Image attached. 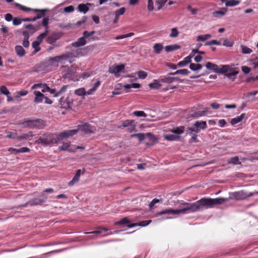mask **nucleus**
<instances>
[{
	"instance_id": "nucleus-21",
	"label": "nucleus",
	"mask_w": 258,
	"mask_h": 258,
	"mask_svg": "<svg viewBox=\"0 0 258 258\" xmlns=\"http://www.w3.org/2000/svg\"><path fill=\"white\" fill-rule=\"evenodd\" d=\"M15 52L19 57H23L26 54V51L24 48L21 45H16L15 47Z\"/></svg>"
},
{
	"instance_id": "nucleus-54",
	"label": "nucleus",
	"mask_w": 258,
	"mask_h": 258,
	"mask_svg": "<svg viewBox=\"0 0 258 258\" xmlns=\"http://www.w3.org/2000/svg\"><path fill=\"white\" fill-rule=\"evenodd\" d=\"M24 27L32 33H34L36 31L35 28L32 24H25Z\"/></svg>"
},
{
	"instance_id": "nucleus-48",
	"label": "nucleus",
	"mask_w": 258,
	"mask_h": 258,
	"mask_svg": "<svg viewBox=\"0 0 258 258\" xmlns=\"http://www.w3.org/2000/svg\"><path fill=\"white\" fill-rule=\"evenodd\" d=\"M242 52L244 54H250L252 52V49L244 45L241 46Z\"/></svg>"
},
{
	"instance_id": "nucleus-9",
	"label": "nucleus",
	"mask_w": 258,
	"mask_h": 258,
	"mask_svg": "<svg viewBox=\"0 0 258 258\" xmlns=\"http://www.w3.org/2000/svg\"><path fill=\"white\" fill-rule=\"evenodd\" d=\"M79 129L84 132L85 134L93 133L95 131L94 127L87 123H85L84 124L80 126Z\"/></svg>"
},
{
	"instance_id": "nucleus-51",
	"label": "nucleus",
	"mask_w": 258,
	"mask_h": 258,
	"mask_svg": "<svg viewBox=\"0 0 258 258\" xmlns=\"http://www.w3.org/2000/svg\"><path fill=\"white\" fill-rule=\"evenodd\" d=\"M0 93L3 94L5 95H9L10 94V92L7 87L5 86H2L0 87Z\"/></svg>"
},
{
	"instance_id": "nucleus-62",
	"label": "nucleus",
	"mask_w": 258,
	"mask_h": 258,
	"mask_svg": "<svg viewBox=\"0 0 258 258\" xmlns=\"http://www.w3.org/2000/svg\"><path fill=\"white\" fill-rule=\"evenodd\" d=\"M148 10L152 11L154 10V5L153 0H148Z\"/></svg>"
},
{
	"instance_id": "nucleus-25",
	"label": "nucleus",
	"mask_w": 258,
	"mask_h": 258,
	"mask_svg": "<svg viewBox=\"0 0 258 258\" xmlns=\"http://www.w3.org/2000/svg\"><path fill=\"white\" fill-rule=\"evenodd\" d=\"M180 46L178 44H172L165 46V50L167 52H171L180 48Z\"/></svg>"
},
{
	"instance_id": "nucleus-59",
	"label": "nucleus",
	"mask_w": 258,
	"mask_h": 258,
	"mask_svg": "<svg viewBox=\"0 0 258 258\" xmlns=\"http://www.w3.org/2000/svg\"><path fill=\"white\" fill-rule=\"evenodd\" d=\"M221 44L220 42L216 40H212L208 42H207L205 45H220Z\"/></svg>"
},
{
	"instance_id": "nucleus-24",
	"label": "nucleus",
	"mask_w": 258,
	"mask_h": 258,
	"mask_svg": "<svg viewBox=\"0 0 258 258\" xmlns=\"http://www.w3.org/2000/svg\"><path fill=\"white\" fill-rule=\"evenodd\" d=\"M160 82H161L159 81V80H154L152 83L149 84V86L151 89H159L162 87V84H161Z\"/></svg>"
},
{
	"instance_id": "nucleus-15",
	"label": "nucleus",
	"mask_w": 258,
	"mask_h": 258,
	"mask_svg": "<svg viewBox=\"0 0 258 258\" xmlns=\"http://www.w3.org/2000/svg\"><path fill=\"white\" fill-rule=\"evenodd\" d=\"M177 77H172L170 76H164L159 79V81L168 84L172 83L175 80H178Z\"/></svg>"
},
{
	"instance_id": "nucleus-13",
	"label": "nucleus",
	"mask_w": 258,
	"mask_h": 258,
	"mask_svg": "<svg viewBox=\"0 0 258 258\" xmlns=\"http://www.w3.org/2000/svg\"><path fill=\"white\" fill-rule=\"evenodd\" d=\"M87 41L83 37L78 38L77 41L71 44V46L74 47L78 48L83 46L87 44Z\"/></svg>"
},
{
	"instance_id": "nucleus-55",
	"label": "nucleus",
	"mask_w": 258,
	"mask_h": 258,
	"mask_svg": "<svg viewBox=\"0 0 258 258\" xmlns=\"http://www.w3.org/2000/svg\"><path fill=\"white\" fill-rule=\"evenodd\" d=\"M125 9L124 8H121L120 9L115 11L116 17H119V16L123 15L125 12Z\"/></svg>"
},
{
	"instance_id": "nucleus-27",
	"label": "nucleus",
	"mask_w": 258,
	"mask_h": 258,
	"mask_svg": "<svg viewBox=\"0 0 258 258\" xmlns=\"http://www.w3.org/2000/svg\"><path fill=\"white\" fill-rule=\"evenodd\" d=\"M227 163L233 165H240L241 164L238 156H234L229 158L227 160Z\"/></svg>"
},
{
	"instance_id": "nucleus-1",
	"label": "nucleus",
	"mask_w": 258,
	"mask_h": 258,
	"mask_svg": "<svg viewBox=\"0 0 258 258\" xmlns=\"http://www.w3.org/2000/svg\"><path fill=\"white\" fill-rule=\"evenodd\" d=\"M256 194H258V191L247 192L243 190H241L232 192L231 197L229 199H233L236 200H243ZM229 198H217L215 199L204 198L194 203H183L182 204L185 207L180 209L174 210L169 208L157 212L156 213L155 216L157 217L164 214H184L188 213L202 211L205 209L212 208L216 205L222 204L224 202H227Z\"/></svg>"
},
{
	"instance_id": "nucleus-19",
	"label": "nucleus",
	"mask_w": 258,
	"mask_h": 258,
	"mask_svg": "<svg viewBox=\"0 0 258 258\" xmlns=\"http://www.w3.org/2000/svg\"><path fill=\"white\" fill-rule=\"evenodd\" d=\"M246 116L245 113H242L240 115L236 116L235 118H232L230 121V123L232 125H235L240 122H241Z\"/></svg>"
},
{
	"instance_id": "nucleus-14",
	"label": "nucleus",
	"mask_w": 258,
	"mask_h": 258,
	"mask_svg": "<svg viewBox=\"0 0 258 258\" xmlns=\"http://www.w3.org/2000/svg\"><path fill=\"white\" fill-rule=\"evenodd\" d=\"M35 95V98L34 102L36 103H40L42 102L45 96L40 91H35L34 92Z\"/></svg>"
},
{
	"instance_id": "nucleus-7",
	"label": "nucleus",
	"mask_w": 258,
	"mask_h": 258,
	"mask_svg": "<svg viewBox=\"0 0 258 258\" xmlns=\"http://www.w3.org/2000/svg\"><path fill=\"white\" fill-rule=\"evenodd\" d=\"M47 199V197L44 194H42L38 198H36L29 201L24 205V206H34L36 205H40L42 204V203H45Z\"/></svg>"
},
{
	"instance_id": "nucleus-18",
	"label": "nucleus",
	"mask_w": 258,
	"mask_h": 258,
	"mask_svg": "<svg viewBox=\"0 0 258 258\" xmlns=\"http://www.w3.org/2000/svg\"><path fill=\"white\" fill-rule=\"evenodd\" d=\"M45 125L44 122L41 119H34L33 128L41 129Z\"/></svg>"
},
{
	"instance_id": "nucleus-45",
	"label": "nucleus",
	"mask_w": 258,
	"mask_h": 258,
	"mask_svg": "<svg viewBox=\"0 0 258 258\" xmlns=\"http://www.w3.org/2000/svg\"><path fill=\"white\" fill-rule=\"evenodd\" d=\"M75 94H76L78 96H82V95H86L85 90L84 88H81L76 89L75 91Z\"/></svg>"
},
{
	"instance_id": "nucleus-44",
	"label": "nucleus",
	"mask_w": 258,
	"mask_h": 258,
	"mask_svg": "<svg viewBox=\"0 0 258 258\" xmlns=\"http://www.w3.org/2000/svg\"><path fill=\"white\" fill-rule=\"evenodd\" d=\"M48 32V30H46L44 32L40 34L39 36H37V40L36 41H38L41 43L44 37L47 35Z\"/></svg>"
},
{
	"instance_id": "nucleus-53",
	"label": "nucleus",
	"mask_w": 258,
	"mask_h": 258,
	"mask_svg": "<svg viewBox=\"0 0 258 258\" xmlns=\"http://www.w3.org/2000/svg\"><path fill=\"white\" fill-rule=\"evenodd\" d=\"M94 34H95L94 31H92L91 32L85 31L83 32V36L82 37H84V38L86 39V38H88L89 37L92 36Z\"/></svg>"
},
{
	"instance_id": "nucleus-11",
	"label": "nucleus",
	"mask_w": 258,
	"mask_h": 258,
	"mask_svg": "<svg viewBox=\"0 0 258 258\" xmlns=\"http://www.w3.org/2000/svg\"><path fill=\"white\" fill-rule=\"evenodd\" d=\"M60 38L58 34L54 33L47 36L46 39V42L50 44H53Z\"/></svg>"
},
{
	"instance_id": "nucleus-42",
	"label": "nucleus",
	"mask_w": 258,
	"mask_h": 258,
	"mask_svg": "<svg viewBox=\"0 0 258 258\" xmlns=\"http://www.w3.org/2000/svg\"><path fill=\"white\" fill-rule=\"evenodd\" d=\"M167 0H158L156 2V4L158 6L157 11L160 10L164 4L167 2Z\"/></svg>"
},
{
	"instance_id": "nucleus-58",
	"label": "nucleus",
	"mask_w": 258,
	"mask_h": 258,
	"mask_svg": "<svg viewBox=\"0 0 258 258\" xmlns=\"http://www.w3.org/2000/svg\"><path fill=\"white\" fill-rule=\"evenodd\" d=\"M22 20L23 19L15 18L13 20V23L15 26L19 25L21 24L22 22H23V20Z\"/></svg>"
},
{
	"instance_id": "nucleus-22",
	"label": "nucleus",
	"mask_w": 258,
	"mask_h": 258,
	"mask_svg": "<svg viewBox=\"0 0 258 258\" xmlns=\"http://www.w3.org/2000/svg\"><path fill=\"white\" fill-rule=\"evenodd\" d=\"M33 123L34 119H31L30 118H25L21 122V124L24 125V127L30 128H33Z\"/></svg>"
},
{
	"instance_id": "nucleus-47",
	"label": "nucleus",
	"mask_w": 258,
	"mask_h": 258,
	"mask_svg": "<svg viewBox=\"0 0 258 258\" xmlns=\"http://www.w3.org/2000/svg\"><path fill=\"white\" fill-rule=\"evenodd\" d=\"M138 78L145 79L147 77V73L143 71H139L137 72Z\"/></svg>"
},
{
	"instance_id": "nucleus-41",
	"label": "nucleus",
	"mask_w": 258,
	"mask_h": 258,
	"mask_svg": "<svg viewBox=\"0 0 258 258\" xmlns=\"http://www.w3.org/2000/svg\"><path fill=\"white\" fill-rule=\"evenodd\" d=\"M14 5L16 7L19 8L21 10L25 11V12L33 11V10L32 9L26 7L24 6H22L18 3H14Z\"/></svg>"
},
{
	"instance_id": "nucleus-33",
	"label": "nucleus",
	"mask_w": 258,
	"mask_h": 258,
	"mask_svg": "<svg viewBox=\"0 0 258 258\" xmlns=\"http://www.w3.org/2000/svg\"><path fill=\"white\" fill-rule=\"evenodd\" d=\"M189 73V72L187 69H181V70H177L176 72H175L174 73H169L168 75H177V74H181V75H186Z\"/></svg>"
},
{
	"instance_id": "nucleus-56",
	"label": "nucleus",
	"mask_w": 258,
	"mask_h": 258,
	"mask_svg": "<svg viewBox=\"0 0 258 258\" xmlns=\"http://www.w3.org/2000/svg\"><path fill=\"white\" fill-rule=\"evenodd\" d=\"M133 114L138 117H146V114L143 111H135Z\"/></svg>"
},
{
	"instance_id": "nucleus-32",
	"label": "nucleus",
	"mask_w": 258,
	"mask_h": 258,
	"mask_svg": "<svg viewBox=\"0 0 258 258\" xmlns=\"http://www.w3.org/2000/svg\"><path fill=\"white\" fill-rule=\"evenodd\" d=\"M131 137L132 138L136 137L138 139L139 141L142 142L144 140L146 139V134L139 133V134H133L131 135Z\"/></svg>"
},
{
	"instance_id": "nucleus-50",
	"label": "nucleus",
	"mask_w": 258,
	"mask_h": 258,
	"mask_svg": "<svg viewBox=\"0 0 258 258\" xmlns=\"http://www.w3.org/2000/svg\"><path fill=\"white\" fill-rule=\"evenodd\" d=\"M161 201H162V199L159 200V199H157L156 198H155L153 200H152V201L150 202V203L149 204V205L150 209H151V210L152 209L153 207L154 206V205L158 203Z\"/></svg>"
},
{
	"instance_id": "nucleus-5",
	"label": "nucleus",
	"mask_w": 258,
	"mask_h": 258,
	"mask_svg": "<svg viewBox=\"0 0 258 258\" xmlns=\"http://www.w3.org/2000/svg\"><path fill=\"white\" fill-rule=\"evenodd\" d=\"M80 51L79 49L75 51L67 52L60 55L56 56V59L60 62L62 60H67L70 58L78 57L80 55Z\"/></svg>"
},
{
	"instance_id": "nucleus-30",
	"label": "nucleus",
	"mask_w": 258,
	"mask_h": 258,
	"mask_svg": "<svg viewBox=\"0 0 258 258\" xmlns=\"http://www.w3.org/2000/svg\"><path fill=\"white\" fill-rule=\"evenodd\" d=\"M224 3L226 7H234L238 5L240 3V1L238 0H229Z\"/></svg>"
},
{
	"instance_id": "nucleus-26",
	"label": "nucleus",
	"mask_w": 258,
	"mask_h": 258,
	"mask_svg": "<svg viewBox=\"0 0 258 258\" xmlns=\"http://www.w3.org/2000/svg\"><path fill=\"white\" fill-rule=\"evenodd\" d=\"M134 121L133 120H126L122 122V126L124 127L129 126L130 131L132 132L135 129V126L133 125Z\"/></svg>"
},
{
	"instance_id": "nucleus-46",
	"label": "nucleus",
	"mask_w": 258,
	"mask_h": 258,
	"mask_svg": "<svg viewBox=\"0 0 258 258\" xmlns=\"http://www.w3.org/2000/svg\"><path fill=\"white\" fill-rule=\"evenodd\" d=\"M134 35V33L131 32L126 34L117 36L115 37L116 40L122 39L126 37H131Z\"/></svg>"
},
{
	"instance_id": "nucleus-35",
	"label": "nucleus",
	"mask_w": 258,
	"mask_h": 258,
	"mask_svg": "<svg viewBox=\"0 0 258 258\" xmlns=\"http://www.w3.org/2000/svg\"><path fill=\"white\" fill-rule=\"evenodd\" d=\"M184 127L183 126H180L176 128L172 129L171 132L175 134L180 135L184 132Z\"/></svg>"
},
{
	"instance_id": "nucleus-49",
	"label": "nucleus",
	"mask_w": 258,
	"mask_h": 258,
	"mask_svg": "<svg viewBox=\"0 0 258 258\" xmlns=\"http://www.w3.org/2000/svg\"><path fill=\"white\" fill-rule=\"evenodd\" d=\"M188 132L187 134L194 135L198 133V129H196L195 127H188Z\"/></svg>"
},
{
	"instance_id": "nucleus-63",
	"label": "nucleus",
	"mask_w": 258,
	"mask_h": 258,
	"mask_svg": "<svg viewBox=\"0 0 258 258\" xmlns=\"http://www.w3.org/2000/svg\"><path fill=\"white\" fill-rule=\"evenodd\" d=\"M30 150L27 147H22L20 149H18V154L21 153H27L29 152Z\"/></svg>"
},
{
	"instance_id": "nucleus-64",
	"label": "nucleus",
	"mask_w": 258,
	"mask_h": 258,
	"mask_svg": "<svg viewBox=\"0 0 258 258\" xmlns=\"http://www.w3.org/2000/svg\"><path fill=\"white\" fill-rule=\"evenodd\" d=\"M75 8L73 6H70L64 8L66 13H71L74 11Z\"/></svg>"
},
{
	"instance_id": "nucleus-20",
	"label": "nucleus",
	"mask_w": 258,
	"mask_h": 258,
	"mask_svg": "<svg viewBox=\"0 0 258 258\" xmlns=\"http://www.w3.org/2000/svg\"><path fill=\"white\" fill-rule=\"evenodd\" d=\"M228 9L227 8H222L219 11H216L213 12V15L215 17H220L223 16L227 12Z\"/></svg>"
},
{
	"instance_id": "nucleus-23",
	"label": "nucleus",
	"mask_w": 258,
	"mask_h": 258,
	"mask_svg": "<svg viewBox=\"0 0 258 258\" xmlns=\"http://www.w3.org/2000/svg\"><path fill=\"white\" fill-rule=\"evenodd\" d=\"M81 173V169L77 170L74 177L73 179L69 182V185L72 186L74 184L79 180L80 175Z\"/></svg>"
},
{
	"instance_id": "nucleus-10",
	"label": "nucleus",
	"mask_w": 258,
	"mask_h": 258,
	"mask_svg": "<svg viewBox=\"0 0 258 258\" xmlns=\"http://www.w3.org/2000/svg\"><path fill=\"white\" fill-rule=\"evenodd\" d=\"M193 126L195 127L196 129H198V133H200L201 130H206L208 127L206 121L199 120L195 122L193 124Z\"/></svg>"
},
{
	"instance_id": "nucleus-61",
	"label": "nucleus",
	"mask_w": 258,
	"mask_h": 258,
	"mask_svg": "<svg viewBox=\"0 0 258 258\" xmlns=\"http://www.w3.org/2000/svg\"><path fill=\"white\" fill-rule=\"evenodd\" d=\"M233 45V42L231 41H229L227 39H224L223 40V45L227 47H231Z\"/></svg>"
},
{
	"instance_id": "nucleus-34",
	"label": "nucleus",
	"mask_w": 258,
	"mask_h": 258,
	"mask_svg": "<svg viewBox=\"0 0 258 258\" xmlns=\"http://www.w3.org/2000/svg\"><path fill=\"white\" fill-rule=\"evenodd\" d=\"M70 143H64L63 144L59 146V148L62 151H69L70 152H74V150L70 148Z\"/></svg>"
},
{
	"instance_id": "nucleus-2",
	"label": "nucleus",
	"mask_w": 258,
	"mask_h": 258,
	"mask_svg": "<svg viewBox=\"0 0 258 258\" xmlns=\"http://www.w3.org/2000/svg\"><path fill=\"white\" fill-rule=\"evenodd\" d=\"M78 131V129L64 131L58 135L49 134L40 137L37 140L38 143L43 145H49L52 144H57L61 139L72 137L76 135Z\"/></svg>"
},
{
	"instance_id": "nucleus-60",
	"label": "nucleus",
	"mask_w": 258,
	"mask_h": 258,
	"mask_svg": "<svg viewBox=\"0 0 258 258\" xmlns=\"http://www.w3.org/2000/svg\"><path fill=\"white\" fill-rule=\"evenodd\" d=\"M147 138L152 142H155L156 140L155 136L151 133H146V139Z\"/></svg>"
},
{
	"instance_id": "nucleus-29",
	"label": "nucleus",
	"mask_w": 258,
	"mask_h": 258,
	"mask_svg": "<svg viewBox=\"0 0 258 258\" xmlns=\"http://www.w3.org/2000/svg\"><path fill=\"white\" fill-rule=\"evenodd\" d=\"M163 45L160 43H155L153 46L154 51L156 54H159L163 49Z\"/></svg>"
},
{
	"instance_id": "nucleus-43",
	"label": "nucleus",
	"mask_w": 258,
	"mask_h": 258,
	"mask_svg": "<svg viewBox=\"0 0 258 258\" xmlns=\"http://www.w3.org/2000/svg\"><path fill=\"white\" fill-rule=\"evenodd\" d=\"M171 33L169 36L171 38H175L178 36L179 32L176 28H173L171 29Z\"/></svg>"
},
{
	"instance_id": "nucleus-38",
	"label": "nucleus",
	"mask_w": 258,
	"mask_h": 258,
	"mask_svg": "<svg viewBox=\"0 0 258 258\" xmlns=\"http://www.w3.org/2000/svg\"><path fill=\"white\" fill-rule=\"evenodd\" d=\"M130 223V221L127 217H124L121 219L120 220L118 221H116L114 223L115 225H124L126 224H129Z\"/></svg>"
},
{
	"instance_id": "nucleus-52",
	"label": "nucleus",
	"mask_w": 258,
	"mask_h": 258,
	"mask_svg": "<svg viewBox=\"0 0 258 258\" xmlns=\"http://www.w3.org/2000/svg\"><path fill=\"white\" fill-rule=\"evenodd\" d=\"M7 138L13 139H17L18 135L16 132H8Z\"/></svg>"
},
{
	"instance_id": "nucleus-37",
	"label": "nucleus",
	"mask_w": 258,
	"mask_h": 258,
	"mask_svg": "<svg viewBox=\"0 0 258 258\" xmlns=\"http://www.w3.org/2000/svg\"><path fill=\"white\" fill-rule=\"evenodd\" d=\"M165 139L169 141H177L179 140V137L173 134L167 135L165 136Z\"/></svg>"
},
{
	"instance_id": "nucleus-12",
	"label": "nucleus",
	"mask_w": 258,
	"mask_h": 258,
	"mask_svg": "<svg viewBox=\"0 0 258 258\" xmlns=\"http://www.w3.org/2000/svg\"><path fill=\"white\" fill-rule=\"evenodd\" d=\"M60 61L56 59V56L51 57L48 60V65L50 67V70H55L58 67V62Z\"/></svg>"
},
{
	"instance_id": "nucleus-31",
	"label": "nucleus",
	"mask_w": 258,
	"mask_h": 258,
	"mask_svg": "<svg viewBox=\"0 0 258 258\" xmlns=\"http://www.w3.org/2000/svg\"><path fill=\"white\" fill-rule=\"evenodd\" d=\"M59 103L61 107L64 108H69L70 106V103L66 101V99L64 97H61L59 99Z\"/></svg>"
},
{
	"instance_id": "nucleus-36",
	"label": "nucleus",
	"mask_w": 258,
	"mask_h": 258,
	"mask_svg": "<svg viewBox=\"0 0 258 258\" xmlns=\"http://www.w3.org/2000/svg\"><path fill=\"white\" fill-rule=\"evenodd\" d=\"M211 37V35L209 34H207L206 35H199L197 38V40L198 41H202L204 42L208 39Z\"/></svg>"
},
{
	"instance_id": "nucleus-16",
	"label": "nucleus",
	"mask_w": 258,
	"mask_h": 258,
	"mask_svg": "<svg viewBox=\"0 0 258 258\" xmlns=\"http://www.w3.org/2000/svg\"><path fill=\"white\" fill-rule=\"evenodd\" d=\"M92 5H93V4L90 3L80 4L78 6V10L80 12L86 14L89 10V7Z\"/></svg>"
},
{
	"instance_id": "nucleus-40",
	"label": "nucleus",
	"mask_w": 258,
	"mask_h": 258,
	"mask_svg": "<svg viewBox=\"0 0 258 258\" xmlns=\"http://www.w3.org/2000/svg\"><path fill=\"white\" fill-rule=\"evenodd\" d=\"M40 43L38 41H34L32 42V47L34 48L35 53L39 51L40 50Z\"/></svg>"
},
{
	"instance_id": "nucleus-57",
	"label": "nucleus",
	"mask_w": 258,
	"mask_h": 258,
	"mask_svg": "<svg viewBox=\"0 0 258 258\" xmlns=\"http://www.w3.org/2000/svg\"><path fill=\"white\" fill-rule=\"evenodd\" d=\"M68 86V85H64L59 90V91H58L57 93H55L54 96V97H58V96H59L62 92H64L66 89H67Z\"/></svg>"
},
{
	"instance_id": "nucleus-6",
	"label": "nucleus",
	"mask_w": 258,
	"mask_h": 258,
	"mask_svg": "<svg viewBox=\"0 0 258 258\" xmlns=\"http://www.w3.org/2000/svg\"><path fill=\"white\" fill-rule=\"evenodd\" d=\"M124 64H121L120 65L114 64L109 68L108 73L113 74L115 77L118 78L120 77L121 73L124 72Z\"/></svg>"
},
{
	"instance_id": "nucleus-28",
	"label": "nucleus",
	"mask_w": 258,
	"mask_h": 258,
	"mask_svg": "<svg viewBox=\"0 0 258 258\" xmlns=\"http://www.w3.org/2000/svg\"><path fill=\"white\" fill-rule=\"evenodd\" d=\"M191 56L189 55L184 58L182 61H179L177 63V66L179 67H182L186 66L188 63H190L191 62Z\"/></svg>"
},
{
	"instance_id": "nucleus-8",
	"label": "nucleus",
	"mask_w": 258,
	"mask_h": 258,
	"mask_svg": "<svg viewBox=\"0 0 258 258\" xmlns=\"http://www.w3.org/2000/svg\"><path fill=\"white\" fill-rule=\"evenodd\" d=\"M239 72L235 68H231L229 65V69H228V72L224 74L226 77L231 80H234L235 78L233 77L235 76L238 74Z\"/></svg>"
},
{
	"instance_id": "nucleus-4",
	"label": "nucleus",
	"mask_w": 258,
	"mask_h": 258,
	"mask_svg": "<svg viewBox=\"0 0 258 258\" xmlns=\"http://www.w3.org/2000/svg\"><path fill=\"white\" fill-rule=\"evenodd\" d=\"M127 229L128 228L127 227L126 228L123 230H117L114 231L112 232H107L108 231V229L105 228L98 227L96 230L90 232H87V233H91L96 235H100L101 236H105L108 235H112L114 234L119 233V232L127 230Z\"/></svg>"
},
{
	"instance_id": "nucleus-17",
	"label": "nucleus",
	"mask_w": 258,
	"mask_h": 258,
	"mask_svg": "<svg viewBox=\"0 0 258 258\" xmlns=\"http://www.w3.org/2000/svg\"><path fill=\"white\" fill-rule=\"evenodd\" d=\"M151 222H152V221L151 220H147V221H143L140 223H133V224H128L126 225V227H127L128 228H133V227H136L137 226L145 227V226L148 225Z\"/></svg>"
},
{
	"instance_id": "nucleus-3",
	"label": "nucleus",
	"mask_w": 258,
	"mask_h": 258,
	"mask_svg": "<svg viewBox=\"0 0 258 258\" xmlns=\"http://www.w3.org/2000/svg\"><path fill=\"white\" fill-rule=\"evenodd\" d=\"M205 66L207 69L211 70L213 72L218 74H225L228 72V69H229V65L221 64L218 66L211 62H208Z\"/></svg>"
},
{
	"instance_id": "nucleus-39",
	"label": "nucleus",
	"mask_w": 258,
	"mask_h": 258,
	"mask_svg": "<svg viewBox=\"0 0 258 258\" xmlns=\"http://www.w3.org/2000/svg\"><path fill=\"white\" fill-rule=\"evenodd\" d=\"M189 68L194 71L201 70L202 68V66L199 63H190L189 65Z\"/></svg>"
}]
</instances>
